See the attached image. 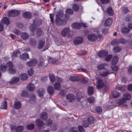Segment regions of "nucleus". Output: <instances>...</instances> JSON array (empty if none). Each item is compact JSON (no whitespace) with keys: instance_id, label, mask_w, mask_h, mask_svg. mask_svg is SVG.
I'll return each instance as SVG.
<instances>
[{"instance_id":"obj_18","label":"nucleus","mask_w":132,"mask_h":132,"mask_svg":"<svg viewBox=\"0 0 132 132\" xmlns=\"http://www.w3.org/2000/svg\"><path fill=\"white\" fill-rule=\"evenodd\" d=\"M83 41L81 37H78L76 38L74 41V43L76 45H78L80 44Z\"/></svg>"},{"instance_id":"obj_33","label":"nucleus","mask_w":132,"mask_h":132,"mask_svg":"<svg viewBox=\"0 0 132 132\" xmlns=\"http://www.w3.org/2000/svg\"><path fill=\"white\" fill-rule=\"evenodd\" d=\"M107 65L106 63L101 64L98 65L97 68L98 69L100 70L104 69L105 68V66Z\"/></svg>"},{"instance_id":"obj_2","label":"nucleus","mask_w":132,"mask_h":132,"mask_svg":"<svg viewBox=\"0 0 132 132\" xmlns=\"http://www.w3.org/2000/svg\"><path fill=\"white\" fill-rule=\"evenodd\" d=\"M123 97L121 99L116 100V102L119 105L125 103L127 100H130L131 98V96L129 93H126L123 95Z\"/></svg>"},{"instance_id":"obj_28","label":"nucleus","mask_w":132,"mask_h":132,"mask_svg":"<svg viewBox=\"0 0 132 132\" xmlns=\"http://www.w3.org/2000/svg\"><path fill=\"white\" fill-rule=\"evenodd\" d=\"M54 87L56 90H59L61 88V84L60 83L56 82L54 84Z\"/></svg>"},{"instance_id":"obj_48","label":"nucleus","mask_w":132,"mask_h":132,"mask_svg":"<svg viewBox=\"0 0 132 132\" xmlns=\"http://www.w3.org/2000/svg\"><path fill=\"white\" fill-rule=\"evenodd\" d=\"M69 132H78V129L75 127L71 128L69 130Z\"/></svg>"},{"instance_id":"obj_29","label":"nucleus","mask_w":132,"mask_h":132,"mask_svg":"<svg viewBox=\"0 0 132 132\" xmlns=\"http://www.w3.org/2000/svg\"><path fill=\"white\" fill-rule=\"evenodd\" d=\"M118 60V57L117 56H115L112 58L111 62L112 64H115L117 62Z\"/></svg>"},{"instance_id":"obj_19","label":"nucleus","mask_w":132,"mask_h":132,"mask_svg":"<svg viewBox=\"0 0 132 132\" xmlns=\"http://www.w3.org/2000/svg\"><path fill=\"white\" fill-rule=\"evenodd\" d=\"M20 58L23 60H26L27 59H29L28 54L27 53H24L20 56Z\"/></svg>"},{"instance_id":"obj_24","label":"nucleus","mask_w":132,"mask_h":132,"mask_svg":"<svg viewBox=\"0 0 132 132\" xmlns=\"http://www.w3.org/2000/svg\"><path fill=\"white\" fill-rule=\"evenodd\" d=\"M110 73L108 71H103L100 72V74L102 76L105 77L109 75Z\"/></svg>"},{"instance_id":"obj_27","label":"nucleus","mask_w":132,"mask_h":132,"mask_svg":"<svg viewBox=\"0 0 132 132\" xmlns=\"http://www.w3.org/2000/svg\"><path fill=\"white\" fill-rule=\"evenodd\" d=\"M47 90L49 94H52L54 93V90L52 86H50L48 87Z\"/></svg>"},{"instance_id":"obj_50","label":"nucleus","mask_w":132,"mask_h":132,"mask_svg":"<svg viewBox=\"0 0 132 132\" xmlns=\"http://www.w3.org/2000/svg\"><path fill=\"white\" fill-rule=\"evenodd\" d=\"M8 71L9 73L12 74L15 73L16 72L15 69L12 68H9L8 70Z\"/></svg>"},{"instance_id":"obj_54","label":"nucleus","mask_w":132,"mask_h":132,"mask_svg":"<svg viewBox=\"0 0 132 132\" xmlns=\"http://www.w3.org/2000/svg\"><path fill=\"white\" fill-rule=\"evenodd\" d=\"M66 13L70 14H72L73 13V11L71 9H68L66 11Z\"/></svg>"},{"instance_id":"obj_44","label":"nucleus","mask_w":132,"mask_h":132,"mask_svg":"<svg viewBox=\"0 0 132 132\" xmlns=\"http://www.w3.org/2000/svg\"><path fill=\"white\" fill-rule=\"evenodd\" d=\"M129 31V29L126 27L123 28L121 30V32L123 34L127 33Z\"/></svg>"},{"instance_id":"obj_52","label":"nucleus","mask_w":132,"mask_h":132,"mask_svg":"<svg viewBox=\"0 0 132 132\" xmlns=\"http://www.w3.org/2000/svg\"><path fill=\"white\" fill-rule=\"evenodd\" d=\"M96 112L98 113H100L102 111V107L101 106H97L96 108Z\"/></svg>"},{"instance_id":"obj_5","label":"nucleus","mask_w":132,"mask_h":132,"mask_svg":"<svg viewBox=\"0 0 132 132\" xmlns=\"http://www.w3.org/2000/svg\"><path fill=\"white\" fill-rule=\"evenodd\" d=\"M20 12L18 10H12L8 13V15L9 17H14L18 16Z\"/></svg>"},{"instance_id":"obj_23","label":"nucleus","mask_w":132,"mask_h":132,"mask_svg":"<svg viewBox=\"0 0 132 132\" xmlns=\"http://www.w3.org/2000/svg\"><path fill=\"white\" fill-rule=\"evenodd\" d=\"M23 16L25 18H29L32 16V14L30 12H26L23 14Z\"/></svg>"},{"instance_id":"obj_55","label":"nucleus","mask_w":132,"mask_h":132,"mask_svg":"<svg viewBox=\"0 0 132 132\" xmlns=\"http://www.w3.org/2000/svg\"><path fill=\"white\" fill-rule=\"evenodd\" d=\"M112 104H110V103L108 104H107L105 106V108L108 109H112L114 107V106H112Z\"/></svg>"},{"instance_id":"obj_56","label":"nucleus","mask_w":132,"mask_h":132,"mask_svg":"<svg viewBox=\"0 0 132 132\" xmlns=\"http://www.w3.org/2000/svg\"><path fill=\"white\" fill-rule=\"evenodd\" d=\"M34 73V71L32 69H30L28 71V74L30 76H32Z\"/></svg>"},{"instance_id":"obj_47","label":"nucleus","mask_w":132,"mask_h":132,"mask_svg":"<svg viewBox=\"0 0 132 132\" xmlns=\"http://www.w3.org/2000/svg\"><path fill=\"white\" fill-rule=\"evenodd\" d=\"M107 12L110 15L112 16L113 15L112 10L111 7H109L107 9Z\"/></svg>"},{"instance_id":"obj_60","label":"nucleus","mask_w":132,"mask_h":132,"mask_svg":"<svg viewBox=\"0 0 132 132\" xmlns=\"http://www.w3.org/2000/svg\"><path fill=\"white\" fill-rule=\"evenodd\" d=\"M112 55H109L107 56L105 58V60L107 61H109L112 57Z\"/></svg>"},{"instance_id":"obj_59","label":"nucleus","mask_w":132,"mask_h":132,"mask_svg":"<svg viewBox=\"0 0 132 132\" xmlns=\"http://www.w3.org/2000/svg\"><path fill=\"white\" fill-rule=\"evenodd\" d=\"M28 95V92L26 90H24L23 91L22 95L23 96L27 97Z\"/></svg>"},{"instance_id":"obj_6","label":"nucleus","mask_w":132,"mask_h":132,"mask_svg":"<svg viewBox=\"0 0 132 132\" xmlns=\"http://www.w3.org/2000/svg\"><path fill=\"white\" fill-rule=\"evenodd\" d=\"M96 79L97 80L96 83V88L100 89L103 88L104 85V83L103 80L100 79H97V77H96Z\"/></svg>"},{"instance_id":"obj_37","label":"nucleus","mask_w":132,"mask_h":132,"mask_svg":"<svg viewBox=\"0 0 132 132\" xmlns=\"http://www.w3.org/2000/svg\"><path fill=\"white\" fill-rule=\"evenodd\" d=\"M121 48L120 47H114L113 49V52L115 53H118L121 50Z\"/></svg>"},{"instance_id":"obj_15","label":"nucleus","mask_w":132,"mask_h":132,"mask_svg":"<svg viewBox=\"0 0 132 132\" xmlns=\"http://www.w3.org/2000/svg\"><path fill=\"white\" fill-rule=\"evenodd\" d=\"M38 67L41 69H44V67L46 66V64L45 63V61L44 60H40L38 64Z\"/></svg>"},{"instance_id":"obj_12","label":"nucleus","mask_w":132,"mask_h":132,"mask_svg":"<svg viewBox=\"0 0 132 132\" xmlns=\"http://www.w3.org/2000/svg\"><path fill=\"white\" fill-rule=\"evenodd\" d=\"M19 81V79L18 78L13 77L12 78L9 82L10 85H12L16 84Z\"/></svg>"},{"instance_id":"obj_14","label":"nucleus","mask_w":132,"mask_h":132,"mask_svg":"<svg viewBox=\"0 0 132 132\" xmlns=\"http://www.w3.org/2000/svg\"><path fill=\"white\" fill-rule=\"evenodd\" d=\"M112 22V19L111 18H107L106 20L104 23V26L106 27H108L111 25Z\"/></svg>"},{"instance_id":"obj_20","label":"nucleus","mask_w":132,"mask_h":132,"mask_svg":"<svg viewBox=\"0 0 132 132\" xmlns=\"http://www.w3.org/2000/svg\"><path fill=\"white\" fill-rule=\"evenodd\" d=\"M21 37L23 40H26L29 37L28 34L25 32L21 33L20 34Z\"/></svg>"},{"instance_id":"obj_22","label":"nucleus","mask_w":132,"mask_h":132,"mask_svg":"<svg viewBox=\"0 0 132 132\" xmlns=\"http://www.w3.org/2000/svg\"><path fill=\"white\" fill-rule=\"evenodd\" d=\"M21 107V103L20 102H15L14 104V108L16 109H19Z\"/></svg>"},{"instance_id":"obj_16","label":"nucleus","mask_w":132,"mask_h":132,"mask_svg":"<svg viewBox=\"0 0 132 132\" xmlns=\"http://www.w3.org/2000/svg\"><path fill=\"white\" fill-rule=\"evenodd\" d=\"M40 117L44 120H46L47 118V114L46 112H43L39 115Z\"/></svg>"},{"instance_id":"obj_7","label":"nucleus","mask_w":132,"mask_h":132,"mask_svg":"<svg viewBox=\"0 0 132 132\" xmlns=\"http://www.w3.org/2000/svg\"><path fill=\"white\" fill-rule=\"evenodd\" d=\"M70 32V30L69 28H64L61 32V35L63 37L65 36H68Z\"/></svg>"},{"instance_id":"obj_41","label":"nucleus","mask_w":132,"mask_h":132,"mask_svg":"<svg viewBox=\"0 0 132 132\" xmlns=\"http://www.w3.org/2000/svg\"><path fill=\"white\" fill-rule=\"evenodd\" d=\"M49 77L51 82H53L55 81V78L54 75L50 74L49 75Z\"/></svg>"},{"instance_id":"obj_34","label":"nucleus","mask_w":132,"mask_h":132,"mask_svg":"<svg viewBox=\"0 0 132 132\" xmlns=\"http://www.w3.org/2000/svg\"><path fill=\"white\" fill-rule=\"evenodd\" d=\"M29 43L30 44L34 46L36 45V41L34 38H31L29 39Z\"/></svg>"},{"instance_id":"obj_64","label":"nucleus","mask_w":132,"mask_h":132,"mask_svg":"<svg viewBox=\"0 0 132 132\" xmlns=\"http://www.w3.org/2000/svg\"><path fill=\"white\" fill-rule=\"evenodd\" d=\"M128 72L130 75L132 74V65L130 66L129 68Z\"/></svg>"},{"instance_id":"obj_36","label":"nucleus","mask_w":132,"mask_h":132,"mask_svg":"<svg viewBox=\"0 0 132 132\" xmlns=\"http://www.w3.org/2000/svg\"><path fill=\"white\" fill-rule=\"evenodd\" d=\"M20 78L23 80H25L28 78L27 75L26 73H23L21 74L20 76Z\"/></svg>"},{"instance_id":"obj_31","label":"nucleus","mask_w":132,"mask_h":132,"mask_svg":"<svg viewBox=\"0 0 132 132\" xmlns=\"http://www.w3.org/2000/svg\"><path fill=\"white\" fill-rule=\"evenodd\" d=\"M28 90L31 91H33L35 88V86L34 85L32 84H30L27 86Z\"/></svg>"},{"instance_id":"obj_30","label":"nucleus","mask_w":132,"mask_h":132,"mask_svg":"<svg viewBox=\"0 0 132 132\" xmlns=\"http://www.w3.org/2000/svg\"><path fill=\"white\" fill-rule=\"evenodd\" d=\"M45 91V89L42 88L39 89L38 91V93L39 96L40 97L42 96Z\"/></svg>"},{"instance_id":"obj_63","label":"nucleus","mask_w":132,"mask_h":132,"mask_svg":"<svg viewBox=\"0 0 132 132\" xmlns=\"http://www.w3.org/2000/svg\"><path fill=\"white\" fill-rule=\"evenodd\" d=\"M48 60L49 63H54L56 61L54 60L51 57H48Z\"/></svg>"},{"instance_id":"obj_13","label":"nucleus","mask_w":132,"mask_h":132,"mask_svg":"<svg viewBox=\"0 0 132 132\" xmlns=\"http://www.w3.org/2000/svg\"><path fill=\"white\" fill-rule=\"evenodd\" d=\"M108 54V53L106 51L102 50L98 53V55L100 57H104Z\"/></svg>"},{"instance_id":"obj_26","label":"nucleus","mask_w":132,"mask_h":132,"mask_svg":"<svg viewBox=\"0 0 132 132\" xmlns=\"http://www.w3.org/2000/svg\"><path fill=\"white\" fill-rule=\"evenodd\" d=\"M2 22L4 24H6L7 26L9 24L10 21L9 18L6 17L3 18Z\"/></svg>"},{"instance_id":"obj_39","label":"nucleus","mask_w":132,"mask_h":132,"mask_svg":"<svg viewBox=\"0 0 132 132\" xmlns=\"http://www.w3.org/2000/svg\"><path fill=\"white\" fill-rule=\"evenodd\" d=\"M93 87H89L88 88V92L89 95H91L93 93Z\"/></svg>"},{"instance_id":"obj_43","label":"nucleus","mask_w":132,"mask_h":132,"mask_svg":"<svg viewBox=\"0 0 132 132\" xmlns=\"http://www.w3.org/2000/svg\"><path fill=\"white\" fill-rule=\"evenodd\" d=\"M7 103L5 101H4L1 106V108L2 109H6L7 108Z\"/></svg>"},{"instance_id":"obj_17","label":"nucleus","mask_w":132,"mask_h":132,"mask_svg":"<svg viewBox=\"0 0 132 132\" xmlns=\"http://www.w3.org/2000/svg\"><path fill=\"white\" fill-rule=\"evenodd\" d=\"M45 44V41L43 40H41L39 41L38 44V48L41 49L43 48Z\"/></svg>"},{"instance_id":"obj_9","label":"nucleus","mask_w":132,"mask_h":132,"mask_svg":"<svg viewBox=\"0 0 132 132\" xmlns=\"http://www.w3.org/2000/svg\"><path fill=\"white\" fill-rule=\"evenodd\" d=\"M66 98L67 101L70 102H73L75 99L74 95L73 94H71L67 95L66 96Z\"/></svg>"},{"instance_id":"obj_3","label":"nucleus","mask_w":132,"mask_h":132,"mask_svg":"<svg viewBox=\"0 0 132 132\" xmlns=\"http://www.w3.org/2000/svg\"><path fill=\"white\" fill-rule=\"evenodd\" d=\"M55 23L58 25L63 26L67 23V21L65 19H63L60 18H56L55 19Z\"/></svg>"},{"instance_id":"obj_49","label":"nucleus","mask_w":132,"mask_h":132,"mask_svg":"<svg viewBox=\"0 0 132 132\" xmlns=\"http://www.w3.org/2000/svg\"><path fill=\"white\" fill-rule=\"evenodd\" d=\"M88 101L89 102L91 103H94L95 102L94 98L92 97H89L88 99Z\"/></svg>"},{"instance_id":"obj_8","label":"nucleus","mask_w":132,"mask_h":132,"mask_svg":"<svg viewBox=\"0 0 132 132\" xmlns=\"http://www.w3.org/2000/svg\"><path fill=\"white\" fill-rule=\"evenodd\" d=\"M37 63V60L36 59H34L31 60L30 61L28 62L27 65L30 67H32L34 66Z\"/></svg>"},{"instance_id":"obj_25","label":"nucleus","mask_w":132,"mask_h":132,"mask_svg":"<svg viewBox=\"0 0 132 132\" xmlns=\"http://www.w3.org/2000/svg\"><path fill=\"white\" fill-rule=\"evenodd\" d=\"M7 69V66L4 64H2L0 65V70L3 72H5Z\"/></svg>"},{"instance_id":"obj_51","label":"nucleus","mask_w":132,"mask_h":132,"mask_svg":"<svg viewBox=\"0 0 132 132\" xmlns=\"http://www.w3.org/2000/svg\"><path fill=\"white\" fill-rule=\"evenodd\" d=\"M94 118L92 116H89L88 119V120L89 123H93V122Z\"/></svg>"},{"instance_id":"obj_57","label":"nucleus","mask_w":132,"mask_h":132,"mask_svg":"<svg viewBox=\"0 0 132 132\" xmlns=\"http://www.w3.org/2000/svg\"><path fill=\"white\" fill-rule=\"evenodd\" d=\"M73 9L75 11H77L79 9V6L77 4H74L72 7Z\"/></svg>"},{"instance_id":"obj_58","label":"nucleus","mask_w":132,"mask_h":132,"mask_svg":"<svg viewBox=\"0 0 132 132\" xmlns=\"http://www.w3.org/2000/svg\"><path fill=\"white\" fill-rule=\"evenodd\" d=\"M122 11L125 13H127L128 11V9L127 7H124L122 9Z\"/></svg>"},{"instance_id":"obj_42","label":"nucleus","mask_w":132,"mask_h":132,"mask_svg":"<svg viewBox=\"0 0 132 132\" xmlns=\"http://www.w3.org/2000/svg\"><path fill=\"white\" fill-rule=\"evenodd\" d=\"M112 94L113 97L114 98L117 97L119 95V93L118 92L115 91L113 92Z\"/></svg>"},{"instance_id":"obj_10","label":"nucleus","mask_w":132,"mask_h":132,"mask_svg":"<svg viewBox=\"0 0 132 132\" xmlns=\"http://www.w3.org/2000/svg\"><path fill=\"white\" fill-rule=\"evenodd\" d=\"M36 125L38 127L43 126L45 123L43 120L40 119H38L36 120L35 121Z\"/></svg>"},{"instance_id":"obj_40","label":"nucleus","mask_w":132,"mask_h":132,"mask_svg":"<svg viewBox=\"0 0 132 132\" xmlns=\"http://www.w3.org/2000/svg\"><path fill=\"white\" fill-rule=\"evenodd\" d=\"M43 34V32L40 28L38 29L36 31V35L38 36H40Z\"/></svg>"},{"instance_id":"obj_4","label":"nucleus","mask_w":132,"mask_h":132,"mask_svg":"<svg viewBox=\"0 0 132 132\" xmlns=\"http://www.w3.org/2000/svg\"><path fill=\"white\" fill-rule=\"evenodd\" d=\"M11 128L12 130L16 131V132H22L23 130L24 127L22 126H19L16 127L14 125L11 126Z\"/></svg>"},{"instance_id":"obj_11","label":"nucleus","mask_w":132,"mask_h":132,"mask_svg":"<svg viewBox=\"0 0 132 132\" xmlns=\"http://www.w3.org/2000/svg\"><path fill=\"white\" fill-rule=\"evenodd\" d=\"M87 38L89 40L93 42L97 39V37L94 34H89L87 36Z\"/></svg>"},{"instance_id":"obj_1","label":"nucleus","mask_w":132,"mask_h":132,"mask_svg":"<svg viewBox=\"0 0 132 132\" xmlns=\"http://www.w3.org/2000/svg\"><path fill=\"white\" fill-rule=\"evenodd\" d=\"M42 23V21L38 18H36L34 19L33 22V25L30 26L29 28L30 31H34L36 29V27L40 25Z\"/></svg>"},{"instance_id":"obj_38","label":"nucleus","mask_w":132,"mask_h":132,"mask_svg":"<svg viewBox=\"0 0 132 132\" xmlns=\"http://www.w3.org/2000/svg\"><path fill=\"white\" fill-rule=\"evenodd\" d=\"M35 125L34 124H30L27 125V129L29 130L33 129L35 127Z\"/></svg>"},{"instance_id":"obj_21","label":"nucleus","mask_w":132,"mask_h":132,"mask_svg":"<svg viewBox=\"0 0 132 132\" xmlns=\"http://www.w3.org/2000/svg\"><path fill=\"white\" fill-rule=\"evenodd\" d=\"M72 27L74 28L79 29L81 27V25L79 23H76L72 24Z\"/></svg>"},{"instance_id":"obj_61","label":"nucleus","mask_w":132,"mask_h":132,"mask_svg":"<svg viewBox=\"0 0 132 132\" xmlns=\"http://www.w3.org/2000/svg\"><path fill=\"white\" fill-rule=\"evenodd\" d=\"M7 65L9 68H12L13 67V64L11 62H9L7 63Z\"/></svg>"},{"instance_id":"obj_62","label":"nucleus","mask_w":132,"mask_h":132,"mask_svg":"<svg viewBox=\"0 0 132 132\" xmlns=\"http://www.w3.org/2000/svg\"><path fill=\"white\" fill-rule=\"evenodd\" d=\"M79 131L80 132H85V130L83 127L81 126H78Z\"/></svg>"},{"instance_id":"obj_45","label":"nucleus","mask_w":132,"mask_h":132,"mask_svg":"<svg viewBox=\"0 0 132 132\" xmlns=\"http://www.w3.org/2000/svg\"><path fill=\"white\" fill-rule=\"evenodd\" d=\"M20 54L19 52L18 51H14L11 55V56L13 57H16L18 55Z\"/></svg>"},{"instance_id":"obj_53","label":"nucleus","mask_w":132,"mask_h":132,"mask_svg":"<svg viewBox=\"0 0 132 132\" xmlns=\"http://www.w3.org/2000/svg\"><path fill=\"white\" fill-rule=\"evenodd\" d=\"M89 123L87 121H84L82 123L83 126L85 128L89 126Z\"/></svg>"},{"instance_id":"obj_32","label":"nucleus","mask_w":132,"mask_h":132,"mask_svg":"<svg viewBox=\"0 0 132 132\" xmlns=\"http://www.w3.org/2000/svg\"><path fill=\"white\" fill-rule=\"evenodd\" d=\"M69 79L71 81H77L79 80L80 79L78 77L73 76L70 77Z\"/></svg>"},{"instance_id":"obj_35","label":"nucleus","mask_w":132,"mask_h":132,"mask_svg":"<svg viewBox=\"0 0 132 132\" xmlns=\"http://www.w3.org/2000/svg\"><path fill=\"white\" fill-rule=\"evenodd\" d=\"M63 12L62 11H59L56 15V18H60L63 17Z\"/></svg>"},{"instance_id":"obj_46","label":"nucleus","mask_w":132,"mask_h":132,"mask_svg":"<svg viewBox=\"0 0 132 132\" xmlns=\"http://www.w3.org/2000/svg\"><path fill=\"white\" fill-rule=\"evenodd\" d=\"M127 41V40L125 39L121 38L119 39L118 42L121 44H124L126 43Z\"/></svg>"}]
</instances>
